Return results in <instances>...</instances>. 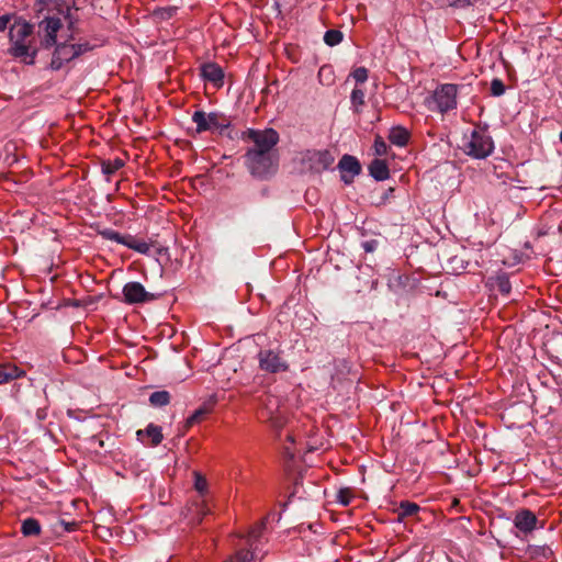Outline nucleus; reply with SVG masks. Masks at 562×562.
Returning <instances> with one entry per match:
<instances>
[{"label": "nucleus", "mask_w": 562, "mask_h": 562, "mask_svg": "<svg viewBox=\"0 0 562 562\" xmlns=\"http://www.w3.org/2000/svg\"><path fill=\"white\" fill-rule=\"evenodd\" d=\"M79 8H67L64 13V19L67 21V30L69 34L67 36L60 35L61 42L54 45V52L50 60V69L59 70L61 67L82 54L92 49V46L88 42L72 43L77 33V23L79 21L78 15Z\"/></svg>", "instance_id": "1"}, {"label": "nucleus", "mask_w": 562, "mask_h": 562, "mask_svg": "<svg viewBox=\"0 0 562 562\" xmlns=\"http://www.w3.org/2000/svg\"><path fill=\"white\" fill-rule=\"evenodd\" d=\"M33 32L34 25L23 18H15L9 31V54L26 65H33L37 55V48L33 47L30 38Z\"/></svg>", "instance_id": "2"}, {"label": "nucleus", "mask_w": 562, "mask_h": 562, "mask_svg": "<svg viewBox=\"0 0 562 562\" xmlns=\"http://www.w3.org/2000/svg\"><path fill=\"white\" fill-rule=\"evenodd\" d=\"M245 166L249 173L259 180H269L279 169V153H246Z\"/></svg>", "instance_id": "3"}, {"label": "nucleus", "mask_w": 562, "mask_h": 562, "mask_svg": "<svg viewBox=\"0 0 562 562\" xmlns=\"http://www.w3.org/2000/svg\"><path fill=\"white\" fill-rule=\"evenodd\" d=\"M64 5H60L57 9V13L53 15L45 16L38 23V37L41 47L44 49H50L56 43H58V32L63 29L64 23L67 24V21L64 19V13L67 8H77L76 2H72V7L67 5V2H63Z\"/></svg>", "instance_id": "4"}, {"label": "nucleus", "mask_w": 562, "mask_h": 562, "mask_svg": "<svg viewBox=\"0 0 562 562\" xmlns=\"http://www.w3.org/2000/svg\"><path fill=\"white\" fill-rule=\"evenodd\" d=\"M241 139L254 144L246 153H278L276 146L279 143V134L273 128H248L243 132Z\"/></svg>", "instance_id": "5"}, {"label": "nucleus", "mask_w": 562, "mask_h": 562, "mask_svg": "<svg viewBox=\"0 0 562 562\" xmlns=\"http://www.w3.org/2000/svg\"><path fill=\"white\" fill-rule=\"evenodd\" d=\"M258 368L267 374L284 373L290 364L284 357V351L278 346L276 348H261L257 353Z\"/></svg>", "instance_id": "6"}, {"label": "nucleus", "mask_w": 562, "mask_h": 562, "mask_svg": "<svg viewBox=\"0 0 562 562\" xmlns=\"http://www.w3.org/2000/svg\"><path fill=\"white\" fill-rule=\"evenodd\" d=\"M462 148L467 155L483 159L493 153L494 143L485 131L473 130L471 135L464 138Z\"/></svg>", "instance_id": "7"}, {"label": "nucleus", "mask_w": 562, "mask_h": 562, "mask_svg": "<svg viewBox=\"0 0 562 562\" xmlns=\"http://www.w3.org/2000/svg\"><path fill=\"white\" fill-rule=\"evenodd\" d=\"M458 86L453 83H445L439 86L427 99L428 109L446 113L457 106Z\"/></svg>", "instance_id": "8"}, {"label": "nucleus", "mask_w": 562, "mask_h": 562, "mask_svg": "<svg viewBox=\"0 0 562 562\" xmlns=\"http://www.w3.org/2000/svg\"><path fill=\"white\" fill-rule=\"evenodd\" d=\"M192 121L196 125V133L218 131L221 134L231 126L228 116L221 112L206 113L198 110L192 114Z\"/></svg>", "instance_id": "9"}, {"label": "nucleus", "mask_w": 562, "mask_h": 562, "mask_svg": "<svg viewBox=\"0 0 562 562\" xmlns=\"http://www.w3.org/2000/svg\"><path fill=\"white\" fill-rule=\"evenodd\" d=\"M335 161L334 155L327 150H307L303 156V162L315 173L327 170Z\"/></svg>", "instance_id": "10"}, {"label": "nucleus", "mask_w": 562, "mask_h": 562, "mask_svg": "<svg viewBox=\"0 0 562 562\" xmlns=\"http://www.w3.org/2000/svg\"><path fill=\"white\" fill-rule=\"evenodd\" d=\"M123 296L126 304H143L155 301L159 297L158 294L146 291L144 285L137 281L127 282L123 286Z\"/></svg>", "instance_id": "11"}, {"label": "nucleus", "mask_w": 562, "mask_h": 562, "mask_svg": "<svg viewBox=\"0 0 562 562\" xmlns=\"http://www.w3.org/2000/svg\"><path fill=\"white\" fill-rule=\"evenodd\" d=\"M337 167L340 171L341 181H344L345 184H351L353 182V178L362 170L359 160L355 156L348 154L340 158Z\"/></svg>", "instance_id": "12"}, {"label": "nucleus", "mask_w": 562, "mask_h": 562, "mask_svg": "<svg viewBox=\"0 0 562 562\" xmlns=\"http://www.w3.org/2000/svg\"><path fill=\"white\" fill-rule=\"evenodd\" d=\"M200 76L204 81L211 82L215 88L224 85V70L216 63H204L200 66Z\"/></svg>", "instance_id": "13"}, {"label": "nucleus", "mask_w": 562, "mask_h": 562, "mask_svg": "<svg viewBox=\"0 0 562 562\" xmlns=\"http://www.w3.org/2000/svg\"><path fill=\"white\" fill-rule=\"evenodd\" d=\"M538 518L530 509H520L514 518V526L522 533H530L537 526Z\"/></svg>", "instance_id": "14"}, {"label": "nucleus", "mask_w": 562, "mask_h": 562, "mask_svg": "<svg viewBox=\"0 0 562 562\" xmlns=\"http://www.w3.org/2000/svg\"><path fill=\"white\" fill-rule=\"evenodd\" d=\"M210 513V508L206 506L204 499H199L193 502L188 508L186 513V518L188 519V524L191 526H198L202 522L204 516Z\"/></svg>", "instance_id": "15"}, {"label": "nucleus", "mask_w": 562, "mask_h": 562, "mask_svg": "<svg viewBox=\"0 0 562 562\" xmlns=\"http://www.w3.org/2000/svg\"><path fill=\"white\" fill-rule=\"evenodd\" d=\"M137 439L145 443L144 437H148L150 439V446L156 447L162 441V430L160 426L149 424L146 429H139L136 431Z\"/></svg>", "instance_id": "16"}, {"label": "nucleus", "mask_w": 562, "mask_h": 562, "mask_svg": "<svg viewBox=\"0 0 562 562\" xmlns=\"http://www.w3.org/2000/svg\"><path fill=\"white\" fill-rule=\"evenodd\" d=\"M25 372L13 363L0 366V385L23 376Z\"/></svg>", "instance_id": "17"}, {"label": "nucleus", "mask_w": 562, "mask_h": 562, "mask_svg": "<svg viewBox=\"0 0 562 562\" xmlns=\"http://www.w3.org/2000/svg\"><path fill=\"white\" fill-rule=\"evenodd\" d=\"M420 507L416 503L403 501L400 505L394 509V513L397 515V520L403 521L406 518L416 517L419 513Z\"/></svg>", "instance_id": "18"}, {"label": "nucleus", "mask_w": 562, "mask_h": 562, "mask_svg": "<svg viewBox=\"0 0 562 562\" xmlns=\"http://www.w3.org/2000/svg\"><path fill=\"white\" fill-rule=\"evenodd\" d=\"M369 173L376 181H383L390 177L387 164L382 159H373L369 165Z\"/></svg>", "instance_id": "19"}, {"label": "nucleus", "mask_w": 562, "mask_h": 562, "mask_svg": "<svg viewBox=\"0 0 562 562\" xmlns=\"http://www.w3.org/2000/svg\"><path fill=\"white\" fill-rule=\"evenodd\" d=\"M411 137V133L407 128L397 125L393 126L389 133V140L398 147L406 146Z\"/></svg>", "instance_id": "20"}, {"label": "nucleus", "mask_w": 562, "mask_h": 562, "mask_svg": "<svg viewBox=\"0 0 562 562\" xmlns=\"http://www.w3.org/2000/svg\"><path fill=\"white\" fill-rule=\"evenodd\" d=\"M176 11V7H157L153 10H149L151 19L155 22H161L171 19Z\"/></svg>", "instance_id": "21"}, {"label": "nucleus", "mask_w": 562, "mask_h": 562, "mask_svg": "<svg viewBox=\"0 0 562 562\" xmlns=\"http://www.w3.org/2000/svg\"><path fill=\"white\" fill-rule=\"evenodd\" d=\"M98 235H100L102 238L111 241H115L117 244L126 246L127 241L130 240L131 235H122L119 232L111 229V228H104L98 231Z\"/></svg>", "instance_id": "22"}, {"label": "nucleus", "mask_w": 562, "mask_h": 562, "mask_svg": "<svg viewBox=\"0 0 562 562\" xmlns=\"http://www.w3.org/2000/svg\"><path fill=\"white\" fill-rule=\"evenodd\" d=\"M21 532L25 537L38 536L41 533V525L35 518H26L22 521Z\"/></svg>", "instance_id": "23"}, {"label": "nucleus", "mask_w": 562, "mask_h": 562, "mask_svg": "<svg viewBox=\"0 0 562 562\" xmlns=\"http://www.w3.org/2000/svg\"><path fill=\"white\" fill-rule=\"evenodd\" d=\"M261 558H258L254 551L240 549L225 562H259Z\"/></svg>", "instance_id": "24"}, {"label": "nucleus", "mask_w": 562, "mask_h": 562, "mask_svg": "<svg viewBox=\"0 0 562 562\" xmlns=\"http://www.w3.org/2000/svg\"><path fill=\"white\" fill-rule=\"evenodd\" d=\"M171 395L168 391L161 390L153 392L149 396V403L154 407H162L169 404Z\"/></svg>", "instance_id": "25"}, {"label": "nucleus", "mask_w": 562, "mask_h": 562, "mask_svg": "<svg viewBox=\"0 0 562 562\" xmlns=\"http://www.w3.org/2000/svg\"><path fill=\"white\" fill-rule=\"evenodd\" d=\"M366 93L360 88H355L350 95L351 109L355 113H360L361 108L364 105Z\"/></svg>", "instance_id": "26"}, {"label": "nucleus", "mask_w": 562, "mask_h": 562, "mask_svg": "<svg viewBox=\"0 0 562 562\" xmlns=\"http://www.w3.org/2000/svg\"><path fill=\"white\" fill-rule=\"evenodd\" d=\"M124 166V161L120 158L114 160H103L101 164L102 172L109 178Z\"/></svg>", "instance_id": "27"}, {"label": "nucleus", "mask_w": 562, "mask_h": 562, "mask_svg": "<svg viewBox=\"0 0 562 562\" xmlns=\"http://www.w3.org/2000/svg\"><path fill=\"white\" fill-rule=\"evenodd\" d=\"M126 247L139 254L147 255L149 252V245L144 240H138L134 236H130Z\"/></svg>", "instance_id": "28"}, {"label": "nucleus", "mask_w": 562, "mask_h": 562, "mask_svg": "<svg viewBox=\"0 0 562 562\" xmlns=\"http://www.w3.org/2000/svg\"><path fill=\"white\" fill-rule=\"evenodd\" d=\"M344 38V34L339 30H328L325 32L324 35V42L328 46H336L338 45Z\"/></svg>", "instance_id": "29"}, {"label": "nucleus", "mask_w": 562, "mask_h": 562, "mask_svg": "<svg viewBox=\"0 0 562 562\" xmlns=\"http://www.w3.org/2000/svg\"><path fill=\"white\" fill-rule=\"evenodd\" d=\"M210 413V408L203 406L198 408L186 422V429L190 428L196 423H200L205 415Z\"/></svg>", "instance_id": "30"}, {"label": "nucleus", "mask_w": 562, "mask_h": 562, "mask_svg": "<svg viewBox=\"0 0 562 562\" xmlns=\"http://www.w3.org/2000/svg\"><path fill=\"white\" fill-rule=\"evenodd\" d=\"M353 497V493L351 488L345 487L340 488L337 494V501L344 506H348Z\"/></svg>", "instance_id": "31"}, {"label": "nucleus", "mask_w": 562, "mask_h": 562, "mask_svg": "<svg viewBox=\"0 0 562 562\" xmlns=\"http://www.w3.org/2000/svg\"><path fill=\"white\" fill-rule=\"evenodd\" d=\"M491 93L494 97H501L505 93V85L499 78H494L491 82Z\"/></svg>", "instance_id": "32"}, {"label": "nucleus", "mask_w": 562, "mask_h": 562, "mask_svg": "<svg viewBox=\"0 0 562 562\" xmlns=\"http://www.w3.org/2000/svg\"><path fill=\"white\" fill-rule=\"evenodd\" d=\"M194 475H195L194 487L199 492L200 496H203L207 490L206 479L196 472L194 473Z\"/></svg>", "instance_id": "33"}, {"label": "nucleus", "mask_w": 562, "mask_h": 562, "mask_svg": "<svg viewBox=\"0 0 562 562\" xmlns=\"http://www.w3.org/2000/svg\"><path fill=\"white\" fill-rule=\"evenodd\" d=\"M351 76L357 83H363L368 79V69L366 67H358L351 72Z\"/></svg>", "instance_id": "34"}, {"label": "nucleus", "mask_w": 562, "mask_h": 562, "mask_svg": "<svg viewBox=\"0 0 562 562\" xmlns=\"http://www.w3.org/2000/svg\"><path fill=\"white\" fill-rule=\"evenodd\" d=\"M374 150L378 156H384L387 153V145L379 135L374 139Z\"/></svg>", "instance_id": "35"}, {"label": "nucleus", "mask_w": 562, "mask_h": 562, "mask_svg": "<svg viewBox=\"0 0 562 562\" xmlns=\"http://www.w3.org/2000/svg\"><path fill=\"white\" fill-rule=\"evenodd\" d=\"M497 289H498V291L502 294L508 295L510 293V290H512V285H510V282L508 280V278L499 277L497 279Z\"/></svg>", "instance_id": "36"}, {"label": "nucleus", "mask_w": 562, "mask_h": 562, "mask_svg": "<svg viewBox=\"0 0 562 562\" xmlns=\"http://www.w3.org/2000/svg\"><path fill=\"white\" fill-rule=\"evenodd\" d=\"M268 14L279 18L282 14L281 2H266Z\"/></svg>", "instance_id": "37"}, {"label": "nucleus", "mask_w": 562, "mask_h": 562, "mask_svg": "<svg viewBox=\"0 0 562 562\" xmlns=\"http://www.w3.org/2000/svg\"><path fill=\"white\" fill-rule=\"evenodd\" d=\"M529 552L531 554H541L543 558H549L552 554V551L548 547H530Z\"/></svg>", "instance_id": "38"}, {"label": "nucleus", "mask_w": 562, "mask_h": 562, "mask_svg": "<svg viewBox=\"0 0 562 562\" xmlns=\"http://www.w3.org/2000/svg\"><path fill=\"white\" fill-rule=\"evenodd\" d=\"M15 18H18L14 13L10 14H3L0 16V32H4L8 29V24L11 22V20L15 21Z\"/></svg>", "instance_id": "39"}, {"label": "nucleus", "mask_w": 562, "mask_h": 562, "mask_svg": "<svg viewBox=\"0 0 562 562\" xmlns=\"http://www.w3.org/2000/svg\"><path fill=\"white\" fill-rule=\"evenodd\" d=\"M379 241L375 239L366 240L362 243V247L367 252H372L378 248Z\"/></svg>", "instance_id": "40"}, {"label": "nucleus", "mask_w": 562, "mask_h": 562, "mask_svg": "<svg viewBox=\"0 0 562 562\" xmlns=\"http://www.w3.org/2000/svg\"><path fill=\"white\" fill-rule=\"evenodd\" d=\"M265 529V522H261L260 525L254 527L249 533V538L251 539H258Z\"/></svg>", "instance_id": "41"}, {"label": "nucleus", "mask_w": 562, "mask_h": 562, "mask_svg": "<svg viewBox=\"0 0 562 562\" xmlns=\"http://www.w3.org/2000/svg\"><path fill=\"white\" fill-rule=\"evenodd\" d=\"M394 192V189L393 188H389L387 190H385L381 198H380V202L379 203H386L389 201V199L392 196V193Z\"/></svg>", "instance_id": "42"}, {"label": "nucleus", "mask_w": 562, "mask_h": 562, "mask_svg": "<svg viewBox=\"0 0 562 562\" xmlns=\"http://www.w3.org/2000/svg\"><path fill=\"white\" fill-rule=\"evenodd\" d=\"M283 457L288 460H293L294 459V452L289 448V447H284L283 448Z\"/></svg>", "instance_id": "43"}, {"label": "nucleus", "mask_w": 562, "mask_h": 562, "mask_svg": "<svg viewBox=\"0 0 562 562\" xmlns=\"http://www.w3.org/2000/svg\"><path fill=\"white\" fill-rule=\"evenodd\" d=\"M326 71L330 72V67H328V66L321 67L319 71H318L319 78H322Z\"/></svg>", "instance_id": "44"}, {"label": "nucleus", "mask_w": 562, "mask_h": 562, "mask_svg": "<svg viewBox=\"0 0 562 562\" xmlns=\"http://www.w3.org/2000/svg\"><path fill=\"white\" fill-rule=\"evenodd\" d=\"M357 8H358V11L361 12V9L363 8V5L362 4H358Z\"/></svg>", "instance_id": "45"}, {"label": "nucleus", "mask_w": 562, "mask_h": 562, "mask_svg": "<svg viewBox=\"0 0 562 562\" xmlns=\"http://www.w3.org/2000/svg\"><path fill=\"white\" fill-rule=\"evenodd\" d=\"M72 528L69 526V524H66V530H71Z\"/></svg>", "instance_id": "46"}, {"label": "nucleus", "mask_w": 562, "mask_h": 562, "mask_svg": "<svg viewBox=\"0 0 562 562\" xmlns=\"http://www.w3.org/2000/svg\"><path fill=\"white\" fill-rule=\"evenodd\" d=\"M458 3H459V2H457V1H453V2H452V4H453V5H457ZM465 3H467V4H470L471 2H465Z\"/></svg>", "instance_id": "47"}, {"label": "nucleus", "mask_w": 562, "mask_h": 562, "mask_svg": "<svg viewBox=\"0 0 562 562\" xmlns=\"http://www.w3.org/2000/svg\"><path fill=\"white\" fill-rule=\"evenodd\" d=\"M560 142L562 143V130H561V133H560Z\"/></svg>", "instance_id": "48"}, {"label": "nucleus", "mask_w": 562, "mask_h": 562, "mask_svg": "<svg viewBox=\"0 0 562 562\" xmlns=\"http://www.w3.org/2000/svg\"><path fill=\"white\" fill-rule=\"evenodd\" d=\"M288 439L293 442V438L291 436L288 437Z\"/></svg>", "instance_id": "49"}, {"label": "nucleus", "mask_w": 562, "mask_h": 562, "mask_svg": "<svg viewBox=\"0 0 562 562\" xmlns=\"http://www.w3.org/2000/svg\"><path fill=\"white\" fill-rule=\"evenodd\" d=\"M99 445H100L101 447H103V441H102V440H99Z\"/></svg>", "instance_id": "50"}]
</instances>
